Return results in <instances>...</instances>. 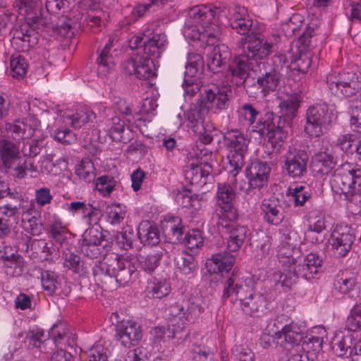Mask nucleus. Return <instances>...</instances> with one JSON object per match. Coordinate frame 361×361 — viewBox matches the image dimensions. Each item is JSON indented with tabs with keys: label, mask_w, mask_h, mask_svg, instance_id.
Returning <instances> with one entry per match:
<instances>
[{
	"label": "nucleus",
	"mask_w": 361,
	"mask_h": 361,
	"mask_svg": "<svg viewBox=\"0 0 361 361\" xmlns=\"http://www.w3.org/2000/svg\"><path fill=\"white\" fill-rule=\"evenodd\" d=\"M270 168L267 163L255 161L246 168V176L250 188L260 189L268 181Z\"/></svg>",
	"instance_id": "a878e982"
},
{
	"label": "nucleus",
	"mask_w": 361,
	"mask_h": 361,
	"mask_svg": "<svg viewBox=\"0 0 361 361\" xmlns=\"http://www.w3.org/2000/svg\"><path fill=\"white\" fill-rule=\"evenodd\" d=\"M75 173L85 182L90 183L95 179V168L90 159H84L75 167Z\"/></svg>",
	"instance_id": "c03bdc74"
},
{
	"label": "nucleus",
	"mask_w": 361,
	"mask_h": 361,
	"mask_svg": "<svg viewBox=\"0 0 361 361\" xmlns=\"http://www.w3.org/2000/svg\"><path fill=\"white\" fill-rule=\"evenodd\" d=\"M314 33L313 28L307 27L305 31L299 36L296 44L298 54L290 62V71H296L298 73L307 72L312 63L311 51L316 46L312 40Z\"/></svg>",
	"instance_id": "f8f14e48"
},
{
	"label": "nucleus",
	"mask_w": 361,
	"mask_h": 361,
	"mask_svg": "<svg viewBox=\"0 0 361 361\" xmlns=\"http://www.w3.org/2000/svg\"><path fill=\"white\" fill-rule=\"evenodd\" d=\"M182 207L191 209L190 212L195 215L202 207V197L194 193L191 188H185L182 190Z\"/></svg>",
	"instance_id": "ea45409f"
},
{
	"label": "nucleus",
	"mask_w": 361,
	"mask_h": 361,
	"mask_svg": "<svg viewBox=\"0 0 361 361\" xmlns=\"http://www.w3.org/2000/svg\"><path fill=\"white\" fill-rule=\"evenodd\" d=\"M186 247L193 255L195 250L201 246L203 243V239L201 235V231L198 229L189 231L185 236L183 242Z\"/></svg>",
	"instance_id": "6e6d98bb"
},
{
	"label": "nucleus",
	"mask_w": 361,
	"mask_h": 361,
	"mask_svg": "<svg viewBox=\"0 0 361 361\" xmlns=\"http://www.w3.org/2000/svg\"><path fill=\"white\" fill-rule=\"evenodd\" d=\"M309 156L306 152L290 148L283 156V171L293 178L304 176L307 171Z\"/></svg>",
	"instance_id": "f3484780"
},
{
	"label": "nucleus",
	"mask_w": 361,
	"mask_h": 361,
	"mask_svg": "<svg viewBox=\"0 0 361 361\" xmlns=\"http://www.w3.org/2000/svg\"><path fill=\"white\" fill-rule=\"evenodd\" d=\"M235 193L229 184H219L216 193L214 215L219 226L228 227V224L238 219V209L234 206Z\"/></svg>",
	"instance_id": "0eeeda50"
},
{
	"label": "nucleus",
	"mask_w": 361,
	"mask_h": 361,
	"mask_svg": "<svg viewBox=\"0 0 361 361\" xmlns=\"http://www.w3.org/2000/svg\"><path fill=\"white\" fill-rule=\"evenodd\" d=\"M47 26L35 27L31 23H22L11 30L12 47L19 52H25L34 47L38 42V34Z\"/></svg>",
	"instance_id": "4468645a"
},
{
	"label": "nucleus",
	"mask_w": 361,
	"mask_h": 361,
	"mask_svg": "<svg viewBox=\"0 0 361 361\" xmlns=\"http://www.w3.org/2000/svg\"><path fill=\"white\" fill-rule=\"evenodd\" d=\"M250 71L257 72L258 68H256L253 63L245 57V54H240L235 57L228 68L231 81L238 87H245V82Z\"/></svg>",
	"instance_id": "5701e85b"
},
{
	"label": "nucleus",
	"mask_w": 361,
	"mask_h": 361,
	"mask_svg": "<svg viewBox=\"0 0 361 361\" xmlns=\"http://www.w3.org/2000/svg\"><path fill=\"white\" fill-rule=\"evenodd\" d=\"M190 157L192 161H188V165L184 168V176L185 181L190 185H204L210 178L212 173V166L207 161L198 163V155L196 152H190Z\"/></svg>",
	"instance_id": "a211bd4d"
},
{
	"label": "nucleus",
	"mask_w": 361,
	"mask_h": 361,
	"mask_svg": "<svg viewBox=\"0 0 361 361\" xmlns=\"http://www.w3.org/2000/svg\"><path fill=\"white\" fill-rule=\"evenodd\" d=\"M49 233L57 243L62 244L67 238L68 230L59 218H54L48 229Z\"/></svg>",
	"instance_id": "09e8293b"
},
{
	"label": "nucleus",
	"mask_w": 361,
	"mask_h": 361,
	"mask_svg": "<svg viewBox=\"0 0 361 361\" xmlns=\"http://www.w3.org/2000/svg\"><path fill=\"white\" fill-rule=\"evenodd\" d=\"M166 43V35L163 33H159L153 34L151 37L142 35L133 36L129 40L128 45L131 49L142 47L145 55L159 58L162 52V48Z\"/></svg>",
	"instance_id": "6ab92c4d"
},
{
	"label": "nucleus",
	"mask_w": 361,
	"mask_h": 361,
	"mask_svg": "<svg viewBox=\"0 0 361 361\" xmlns=\"http://www.w3.org/2000/svg\"><path fill=\"white\" fill-rule=\"evenodd\" d=\"M356 140V135L353 133L341 135L336 140V146L343 152L353 154L355 153L353 143Z\"/></svg>",
	"instance_id": "bf43d9fd"
},
{
	"label": "nucleus",
	"mask_w": 361,
	"mask_h": 361,
	"mask_svg": "<svg viewBox=\"0 0 361 361\" xmlns=\"http://www.w3.org/2000/svg\"><path fill=\"white\" fill-rule=\"evenodd\" d=\"M282 200L276 196L264 199L261 204L264 220L271 225H279L284 219Z\"/></svg>",
	"instance_id": "b1692460"
},
{
	"label": "nucleus",
	"mask_w": 361,
	"mask_h": 361,
	"mask_svg": "<svg viewBox=\"0 0 361 361\" xmlns=\"http://www.w3.org/2000/svg\"><path fill=\"white\" fill-rule=\"evenodd\" d=\"M49 336L53 338L57 348H67L66 350L76 353L77 337L65 329V324L61 322L54 324L49 331Z\"/></svg>",
	"instance_id": "cd10ccee"
},
{
	"label": "nucleus",
	"mask_w": 361,
	"mask_h": 361,
	"mask_svg": "<svg viewBox=\"0 0 361 361\" xmlns=\"http://www.w3.org/2000/svg\"><path fill=\"white\" fill-rule=\"evenodd\" d=\"M231 58V51L224 44H217L209 47L207 54V66L213 73H219L225 68Z\"/></svg>",
	"instance_id": "393cba45"
},
{
	"label": "nucleus",
	"mask_w": 361,
	"mask_h": 361,
	"mask_svg": "<svg viewBox=\"0 0 361 361\" xmlns=\"http://www.w3.org/2000/svg\"><path fill=\"white\" fill-rule=\"evenodd\" d=\"M57 275L51 271H44L41 274V281L43 288L49 294H53L56 289Z\"/></svg>",
	"instance_id": "774afa93"
},
{
	"label": "nucleus",
	"mask_w": 361,
	"mask_h": 361,
	"mask_svg": "<svg viewBox=\"0 0 361 361\" xmlns=\"http://www.w3.org/2000/svg\"><path fill=\"white\" fill-rule=\"evenodd\" d=\"M202 65L203 59L200 54L188 53L182 82L183 97L185 101L190 100L200 90L201 82L197 77V74Z\"/></svg>",
	"instance_id": "ddd939ff"
},
{
	"label": "nucleus",
	"mask_w": 361,
	"mask_h": 361,
	"mask_svg": "<svg viewBox=\"0 0 361 361\" xmlns=\"http://www.w3.org/2000/svg\"><path fill=\"white\" fill-rule=\"evenodd\" d=\"M95 280L102 283L128 284L137 277L135 263L128 257L115 252L105 255L103 261H99L92 268Z\"/></svg>",
	"instance_id": "f257e3e1"
},
{
	"label": "nucleus",
	"mask_w": 361,
	"mask_h": 361,
	"mask_svg": "<svg viewBox=\"0 0 361 361\" xmlns=\"http://www.w3.org/2000/svg\"><path fill=\"white\" fill-rule=\"evenodd\" d=\"M116 183L114 177L102 176L97 180L96 189L104 196L109 195L114 189Z\"/></svg>",
	"instance_id": "338daca9"
},
{
	"label": "nucleus",
	"mask_w": 361,
	"mask_h": 361,
	"mask_svg": "<svg viewBox=\"0 0 361 361\" xmlns=\"http://www.w3.org/2000/svg\"><path fill=\"white\" fill-rule=\"evenodd\" d=\"M154 57L136 55L125 60L121 64L122 71L128 75H135L140 80H149L157 76Z\"/></svg>",
	"instance_id": "2eb2a0df"
},
{
	"label": "nucleus",
	"mask_w": 361,
	"mask_h": 361,
	"mask_svg": "<svg viewBox=\"0 0 361 361\" xmlns=\"http://www.w3.org/2000/svg\"><path fill=\"white\" fill-rule=\"evenodd\" d=\"M349 125L351 130L361 134V104L357 103L350 107Z\"/></svg>",
	"instance_id": "0e129e2a"
},
{
	"label": "nucleus",
	"mask_w": 361,
	"mask_h": 361,
	"mask_svg": "<svg viewBox=\"0 0 361 361\" xmlns=\"http://www.w3.org/2000/svg\"><path fill=\"white\" fill-rule=\"evenodd\" d=\"M288 264V269L283 273L279 274V279L276 280V284H280L282 287L290 289L301 277L297 274L295 268H293L291 263Z\"/></svg>",
	"instance_id": "603ef678"
},
{
	"label": "nucleus",
	"mask_w": 361,
	"mask_h": 361,
	"mask_svg": "<svg viewBox=\"0 0 361 361\" xmlns=\"http://www.w3.org/2000/svg\"><path fill=\"white\" fill-rule=\"evenodd\" d=\"M180 219L176 216L169 217L164 225V232L169 239V242L177 244L180 237Z\"/></svg>",
	"instance_id": "a18cd8bd"
},
{
	"label": "nucleus",
	"mask_w": 361,
	"mask_h": 361,
	"mask_svg": "<svg viewBox=\"0 0 361 361\" xmlns=\"http://www.w3.org/2000/svg\"><path fill=\"white\" fill-rule=\"evenodd\" d=\"M281 73L269 70L257 80L259 88L264 96L275 92L281 84Z\"/></svg>",
	"instance_id": "f704fd0d"
},
{
	"label": "nucleus",
	"mask_w": 361,
	"mask_h": 361,
	"mask_svg": "<svg viewBox=\"0 0 361 361\" xmlns=\"http://www.w3.org/2000/svg\"><path fill=\"white\" fill-rule=\"evenodd\" d=\"M204 25L203 30L202 31L201 42H205L209 48L214 45V44L219 39L221 36V32L219 27L216 26H209Z\"/></svg>",
	"instance_id": "052dcab7"
},
{
	"label": "nucleus",
	"mask_w": 361,
	"mask_h": 361,
	"mask_svg": "<svg viewBox=\"0 0 361 361\" xmlns=\"http://www.w3.org/2000/svg\"><path fill=\"white\" fill-rule=\"evenodd\" d=\"M147 288L148 295L158 299L167 296L171 291L170 284L166 279H158L156 278L148 283Z\"/></svg>",
	"instance_id": "a19ab883"
},
{
	"label": "nucleus",
	"mask_w": 361,
	"mask_h": 361,
	"mask_svg": "<svg viewBox=\"0 0 361 361\" xmlns=\"http://www.w3.org/2000/svg\"><path fill=\"white\" fill-rule=\"evenodd\" d=\"M221 11L219 8H211L207 6H194L185 8L182 12L185 19L183 34L188 43H200L202 31L198 24H202V28L204 27V25L211 24L215 17L219 18Z\"/></svg>",
	"instance_id": "7ed1b4c3"
},
{
	"label": "nucleus",
	"mask_w": 361,
	"mask_h": 361,
	"mask_svg": "<svg viewBox=\"0 0 361 361\" xmlns=\"http://www.w3.org/2000/svg\"><path fill=\"white\" fill-rule=\"evenodd\" d=\"M183 345L188 348L185 353L194 361H208L209 355L200 345H197L196 342L188 341L187 338H185Z\"/></svg>",
	"instance_id": "3c124183"
},
{
	"label": "nucleus",
	"mask_w": 361,
	"mask_h": 361,
	"mask_svg": "<svg viewBox=\"0 0 361 361\" xmlns=\"http://www.w3.org/2000/svg\"><path fill=\"white\" fill-rule=\"evenodd\" d=\"M355 239L353 230L348 226L334 230L329 243L334 254L338 257H345L351 250Z\"/></svg>",
	"instance_id": "412c9836"
},
{
	"label": "nucleus",
	"mask_w": 361,
	"mask_h": 361,
	"mask_svg": "<svg viewBox=\"0 0 361 361\" xmlns=\"http://www.w3.org/2000/svg\"><path fill=\"white\" fill-rule=\"evenodd\" d=\"M186 257H182V275H184L187 279H192L194 277L197 270V262L195 260L192 253L188 251L185 252Z\"/></svg>",
	"instance_id": "69168bd1"
},
{
	"label": "nucleus",
	"mask_w": 361,
	"mask_h": 361,
	"mask_svg": "<svg viewBox=\"0 0 361 361\" xmlns=\"http://www.w3.org/2000/svg\"><path fill=\"white\" fill-rule=\"evenodd\" d=\"M302 16L298 13L293 14L288 21L282 24V30L287 37L293 36L302 24Z\"/></svg>",
	"instance_id": "680f3d73"
},
{
	"label": "nucleus",
	"mask_w": 361,
	"mask_h": 361,
	"mask_svg": "<svg viewBox=\"0 0 361 361\" xmlns=\"http://www.w3.org/2000/svg\"><path fill=\"white\" fill-rule=\"evenodd\" d=\"M245 44L247 51L243 54H245V57L258 68V71H260L261 65L264 66L261 61L270 54L273 44L265 40L261 34L252 32L245 37Z\"/></svg>",
	"instance_id": "dca6fc26"
},
{
	"label": "nucleus",
	"mask_w": 361,
	"mask_h": 361,
	"mask_svg": "<svg viewBox=\"0 0 361 361\" xmlns=\"http://www.w3.org/2000/svg\"><path fill=\"white\" fill-rule=\"evenodd\" d=\"M161 258V252H152L146 255H140L138 261L144 271L152 274L159 267Z\"/></svg>",
	"instance_id": "79ce46f5"
},
{
	"label": "nucleus",
	"mask_w": 361,
	"mask_h": 361,
	"mask_svg": "<svg viewBox=\"0 0 361 361\" xmlns=\"http://www.w3.org/2000/svg\"><path fill=\"white\" fill-rule=\"evenodd\" d=\"M313 160L315 166L319 168L318 171L322 174L329 173L337 164L336 157L334 156L332 150L328 149L315 154Z\"/></svg>",
	"instance_id": "c9c22d12"
},
{
	"label": "nucleus",
	"mask_w": 361,
	"mask_h": 361,
	"mask_svg": "<svg viewBox=\"0 0 361 361\" xmlns=\"http://www.w3.org/2000/svg\"><path fill=\"white\" fill-rule=\"evenodd\" d=\"M345 329L351 332L361 330V303L356 304L345 321Z\"/></svg>",
	"instance_id": "864d4df0"
},
{
	"label": "nucleus",
	"mask_w": 361,
	"mask_h": 361,
	"mask_svg": "<svg viewBox=\"0 0 361 361\" xmlns=\"http://www.w3.org/2000/svg\"><path fill=\"white\" fill-rule=\"evenodd\" d=\"M252 20L248 17H243L240 13H235L230 23L231 27L242 35H250L252 30Z\"/></svg>",
	"instance_id": "49530a36"
},
{
	"label": "nucleus",
	"mask_w": 361,
	"mask_h": 361,
	"mask_svg": "<svg viewBox=\"0 0 361 361\" xmlns=\"http://www.w3.org/2000/svg\"><path fill=\"white\" fill-rule=\"evenodd\" d=\"M343 82H348L354 88H360L361 82L353 72H342L338 73H330L326 76V83L329 90L334 94H338V84Z\"/></svg>",
	"instance_id": "7c9ffc66"
},
{
	"label": "nucleus",
	"mask_w": 361,
	"mask_h": 361,
	"mask_svg": "<svg viewBox=\"0 0 361 361\" xmlns=\"http://www.w3.org/2000/svg\"><path fill=\"white\" fill-rule=\"evenodd\" d=\"M39 0H19L16 2L20 13H25V22L31 23L35 27H49L50 18L42 13Z\"/></svg>",
	"instance_id": "aec40b11"
},
{
	"label": "nucleus",
	"mask_w": 361,
	"mask_h": 361,
	"mask_svg": "<svg viewBox=\"0 0 361 361\" xmlns=\"http://www.w3.org/2000/svg\"><path fill=\"white\" fill-rule=\"evenodd\" d=\"M228 234L227 250L229 252L224 251L216 253L211 259L207 260L206 267L211 274H219L223 276L224 272H228L235 262V257L231 252L238 251L244 243L245 240H240L232 233Z\"/></svg>",
	"instance_id": "9d476101"
},
{
	"label": "nucleus",
	"mask_w": 361,
	"mask_h": 361,
	"mask_svg": "<svg viewBox=\"0 0 361 361\" xmlns=\"http://www.w3.org/2000/svg\"><path fill=\"white\" fill-rule=\"evenodd\" d=\"M305 335L304 327L293 322L286 324L281 331L276 332L277 345L284 348L286 344L298 345L304 340Z\"/></svg>",
	"instance_id": "bb28decb"
},
{
	"label": "nucleus",
	"mask_w": 361,
	"mask_h": 361,
	"mask_svg": "<svg viewBox=\"0 0 361 361\" xmlns=\"http://www.w3.org/2000/svg\"><path fill=\"white\" fill-rule=\"evenodd\" d=\"M233 295L239 301L242 310L248 315L259 317L266 310L267 300L262 293L247 284L235 283L233 278L229 277L225 283L222 299Z\"/></svg>",
	"instance_id": "f03ea898"
},
{
	"label": "nucleus",
	"mask_w": 361,
	"mask_h": 361,
	"mask_svg": "<svg viewBox=\"0 0 361 361\" xmlns=\"http://www.w3.org/2000/svg\"><path fill=\"white\" fill-rule=\"evenodd\" d=\"M116 338L124 347L137 345L142 338L141 326L130 320L123 321L116 326Z\"/></svg>",
	"instance_id": "4be33fe9"
},
{
	"label": "nucleus",
	"mask_w": 361,
	"mask_h": 361,
	"mask_svg": "<svg viewBox=\"0 0 361 361\" xmlns=\"http://www.w3.org/2000/svg\"><path fill=\"white\" fill-rule=\"evenodd\" d=\"M301 102V96L298 92L288 96L286 99L281 101L279 104V111L278 114L272 112L274 118H280L281 121H286V125L290 126L292 120L295 118L298 109Z\"/></svg>",
	"instance_id": "c85d7f7f"
},
{
	"label": "nucleus",
	"mask_w": 361,
	"mask_h": 361,
	"mask_svg": "<svg viewBox=\"0 0 361 361\" xmlns=\"http://www.w3.org/2000/svg\"><path fill=\"white\" fill-rule=\"evenodd\" d=\"M330 183L333 190L343 194L346 200L352 197L353 191L361 187V169H354L349 164H342L334 171Z\"/></svg>",
	"instance_id": "6e6552de"
},
{
	"label": "nucleus",
	"mask_w": 361,
	"mask_h": 361,
	"mask_svg": "<svg viewBox=\"0 0 361 361\" xmlns=\"http://www.w3.org/2000/svg\"><path fill=\"white\" fill-rule=\"evenodd\" d=\"M350 331H348L347 334L343 333L337 334L331 341V348L334 353L338 357L344 356L349 350H353V336Z\"/></svg>",
	"instance_id": "e433bc0d"
},
{
	"label": "nucleus",
	"mask_w": 361,
	"mask_h": 361,
	"mask_svg": "<svg viewBox=\"0 0 361 361\" xmlns=\"http://www.w3.org/2000/svg\"><path fill=\"white\" fill-rule=\"evenodd\" d=\"M137 235L141 243L156 245L160 242V232L156 224L149 221H142L137 228Z\"/></svg>",
	"instance_id": "2f4dec72"
},
{
	"label": "nucleus",
	"mask_w": 361,
	"mask_h": 361,
	"mask_svg": "<svg viewBox=\"0 0 361 361\" xmlns=\"http://www.w3.org/2000/svg\"><path fill=\"white\" fill-rule=\"evenodd\" d=\"M11 74L18 79L23 78L27 73L28 64L24 57L20 55H13L11 58Z\"/></svg>",
	"instance_id": "8fccbe9b"
},
{
	"label": "nucleus",
	"mask_w": 361,
	"mask_h": 361,
	"mask_svg": "<svg viewBox=\"0 0 361 361\" xmlns=\"http://www.w3.org/2000/svg\"><path fill=\"white\" fill-rule=\"evenodd\" d=\"M260 121L259 131L261 135H266L267 142L266 148L268 154L279 152L288 135L286 121H281L279 118H274L272 112H267L264 117Z\"/></svg>",
	"instance_id": "423d86ee"
},
{
	"label": "nucleus",
	"mask_w": 361,
	"mask_h": 361,
	"mask_svg": "<svg viewBox=\"0 0 361 361\" xmlns=\"http://www.w3.org/2000/svg\"><path fill=\"white\" fill-rule=\"evenodd\" d=\"M20 256L14 253L10 246H0V259L5 261L4 265L7 267H12L13 265L20 264L21 262Z\"/></svg>",
	"instance_id": "e2e57ef3"
},
{
	"label": "nucleus",
	"mask_w": 361,
	"mask_h": 361,
	"mask_svg": "<svg viewBox=\"0 0 361 361\" xmlns=\"http://www.w3.org/2000/svg\"><path fill=\"white\" fill-rule=\"evenodd\" d=\"M95 118V114L87 106H81L72 114L63 115V121L66 125L77 129Z\"/></svg>",
	"instance_id": "c756f323"
},
{
	"label": "nucleus",
	"mask_w": 361,
	"mask_h": 361,
	"mask_svg": "<svg viewBox=\"0 0 361 361\" xmlns=\"http://www.w3.org/2000/svg\"><path fill=\"white\" fill-rule=\"evenodd\" d=\"M113 41L109 39L108 42L104 47L99 52L97 59V63L98 65V72L101 75H106L110 70L114 67V63L111 55L109 52L112 47Z\"/></svg>",
	"instance_id": "4c0bfd02"
},
{
	"label": "nucleus",
	"mask_w": 361,
	"mask_h": 361,
	"mask_svg": "<svg viewBox=\"0 0 361 361\" xmlns=\"http://www.w3.org/2000/svg\"><path fill=\"white\" fill-rule=\"evenodd\" d=\"M64 259V267L78 274L84 271L83 264L81 262L80 257L72 252H66L63 253Z\"/></svg>",
	"instance_id": "5fc2aeb1"
},
{
	"label": "nucleus",
	"mask_w": 361,
	"mask_h": 361,
	"mask_svg": "<svg viewBox=\"0 0 361 361\" xmlns=\"http://www.w3.org/2000/svg\"><path fill=\"white\" fill-rule=\"evenodd\" d=\"M272 68L270 69L277 73H288L290 71V63L286 56L282 53H276L271 59Z\"/></svg>",
	"instance_id": "13d9d810"
},
{
	"label": "nucleus",
	"mask_w": 361,
	"mask_h": 361,
	"mask_svg": "<svg viewBox=\"0 0 361 361\" xmlns=\"http://www.w3.org/2000/svg\"><path fill=\"white\" fill-rule=\"evenodd\" d=\"M200 299L198 298H191L188 301L186 311L183 313L185 320L193 323L203 311L200 305Z\"/></svg>",
	"instance_id": "4d7b16f0"
},
{
	"label": "nucleus",
	"mask_w": 361,
	"mask_h": 361,
	"mask_svg": "<svg viewBox=\"0 0 361 361\" xmlns=\"http://www.w3.org/2000/svg\"><path fill=\"white\" fill-rule=\"evenodd\" d=\"M333 117V113L325 103L312 105L306 111L305 130L315 137H320L330 128Z\"/></svg>",
	"instance_id": "9b49d317"
},
{
	"label": "nucleus",
	"mask_w": 361,
	"mask_h": 361,
	"mask_svg": "<svg viewBox=\"0 0 361 361\" xmlns=\"http://www.w3.org/2000/svg\"><path fill=\"white\" fill-rule=\"evenodd\" d=\"M250 142V139L239 130H230L224 133V143L228 151L227 159L235 170L240 169L245 164Z\"/></svg>",
	"instance_id": "1a4fd4ad"
},
{
	"label": "nucleus",
	"mask_w": 361,
	"mask_h": 361,
	"mask_svg": "<svg viewBox=\"0 0 361 361\" xmlns=\"http://www.w3.org/2000/svg\"><path fill=\"white\" fill-rule=\"evenodd\" d=\"M30 250L32 251L34 257H38L48 260L54 251V243L45 239H35L31 242Z\"/></svg>",
	"instance_id": "58836bf2"
},
{
	"label": "nucleus",
	"mask_w": 361,
	"mask_h": 361,
	"mask_svg": "<svg viewBox=\"0 0 361 361\" xmlns=\"http://www.w3.org/2000/svg\"><path fill=\"white\" fill-rule=\"evenodd\" d=\"M279 255L287 259L286 263H291L297 274L302 279L310 281L322 271V258L317 253L310 252L305 257L302 256L300 247L281 248Z\"/></svg>",
	"instance_id": "20e7f679"
},
{
	"label": "nucleus",
	"mask_w": 361,
	"mask_h": 361,
	"mask_svg": "<svg viewBox=\"0 0 361 361\" xmlns=\"http://www.w3.org/2000/svg\"><path fill=\"white\" fill-rule=\"evenodd\" d=\"M8 197L9 199H13L14 202H8L2 206L0 209L4 215L11 217L19 213V210L22 208L24 200L22 195L16 190H13L12 192H8Z\"/></svg>",
	"instance_id": "37998d69"
},
{
	"label": "nucleus",
	"mask_w": 361,
	"mask_h": 361,
	"mask_svg": "<svg viewBox=\"0 0 361 361\" xmlns=\"http://www.w3.org/2000/svg\"><path fill=\"white\" fill-rule=\"evenodd\" d=\"M204 116L200 115V118L196 114L186 111L185 113V118L188 122V127L192 129L193 133L198 136V139L202 144H209L213 140V137L207 133L205 128L203 125Z\"/></svg>",
	"instance_id": "473e14b6"
},
{
	"label": "nucleus",
	"mask_w": 361,
	"mask_h": 361,
	"mask_svg": "<svg viewBox=\"0 0 361 361\" xmlns=\"http://www.w3.org/2000/svg\"><path fill=\"white\" fill-rule=\"evenodd\" d=\"M105 212L106 221L113 226L120 225L126 214V211L121 207L120 204L107 206Z\"/></svg>",
	"instance_id": "de8ad7c7"
},
{
	"label": "nucleus",
	"mask_w": 361,
	"mask_h": 361,
	"mask_svg": "<svg viewBox=\"0 0 361 361\" xmlns=\"http://www.w3.org/2000/svg\"><path fill=\"white\" fill-rule=\"evenodd\" d=\"M19 148L17 145L10 140H0V156L3 166L11 169L13 164L19 158Z\"/></svg>",
	"instance_id": "72a5a7b5"
},
{
	"label": "nucleus",
	"mask_w": 361,
	"mask_h": 361,
	"mask_svg": "<svg viewBox=\"0 0 361 361\" xmlns=\"http://www.w3.org/2000/svg\"><path fill=\"white\" fill-rule=\"evenodd\" d=\"M231 90L226 85H212L204 90L201 99L196 104H191L187 111L204 116L209 109L215 108L219 110L227 109L230 105V94Z\"/></svg>",
	"instance_id": "39448f33"
}]
</instances>
